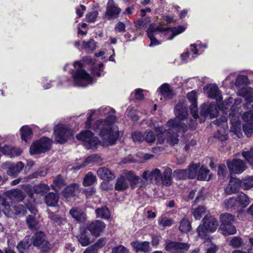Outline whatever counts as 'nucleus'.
<instances>
[{"mask_svg": "<svg viewBox=\"0 0 253 253\" xmlns=\"http://www.w3.org/2000/svg\"><path fill=\"white\" fill-rule=\"evenodd\" d=\"M97 113L101 116L106 117L104 120L97 121L93 126L94 130L99 132L101 142L89 130L82 131L76 136L79 140L84 142V145L87 149H96L100 143L104 146L113 145L119 135V128L114 124L116 120L115 110L110 107H102Z\"/></svg>", "mask_w": 253, "mask_h": 253, "instance_id": "obj_1", "label": "nucleus"}, {"mask_svg": "<svg viewBox=\"0 0 253 253\" xmlns=\"http://www.w3.org/2000/svg\"><path fill=\"white\" fill-rule=\"evenodd\" d=\"M187 108L181 103H177L174 108V113L176 117L169 120L167 126L169 128L164 130L162 127L156 126L155 131L157 133V137L158 142L163 143L167 138L172 144H175L178 142V132H185L187 130V126L181 122L185 120L187 116Z\"/></svg>", "mask_w": 253, "mask_h": 253, "instance_id": "obj_2", "label": "nucleus"}, {"mask_svg": "<svg viewBox=\"0 0 253 253\" xmlns=\"http://www.w3.org/2000/svg\"><path fill=\"white\" fill-rule=\"evenodd\" d=\"M239 94L246 100L243 107L248 111L243 115V119L246 122L243 125V130L250 137L253 133V89L249 87H243L239 90Z\"/></svg>", "mask_w": 253, "mask_h": 253, "instance_id": "obj_3", "label": "nucleus"}, {"mask_svg": "<svg viewBox=\"0 0 253 253\" xmlns=\"http://www.w3.org/2000/svg\"><path fill=\"white\" fill-rule=\"evenodd\" d=\"M185 30V28L181 26L165 29L162 27L155 28L154 26L151 25L147 30L148 37L151 41L149 45L152 46L160 44V42L157 41L155 37L156 35H159L160 37H165L166 40H171L176 36L184 32Z\"/></svg>", "mask_w": 253, "mask_h": 253, "instance_id": "obj_4", "label": "nucleus"}, {"mask_svg": "<svg viewBox=\"0 0 253 253\" xmlns=\"http://www.w3.org/2000/svg\"><path fill=\"white\" fill-rule=\"evenodd\" d=\"M242 102L241 97H238L234 99L232 97H229L225 100L221 106V110L226 115L229 112V117L233 125L237 126L238 124L239 117L241 114L240 110Z\"/></svg>", "mask_w": 253, "mask_h": 253, "instance_id": "obj_5", "label": "nucleus"}, {"mask_svg": "<svg viewBox=\"0 0 253 253\" xmlns=\"http://www.w3.org/2000/svg\"><path fill=\"white\" fill-rule=\"evenodd\" d=\"M140 180V177L132 171L124 170L117 180L115 190L119 191H125L128 188L129 184L132 189H134L137 187Z\"/></svg>", "mask_w": 253, "mask_h": 253, "instance_id": "obj_6", "label": "nucleus"}, {"mask_svg": "<svg viewBox=\"0 0 253 253\" xmlns=\"http://www.w3.org/2000/svg\"><path fill=\"white\" fill-rule=\"evenodd\" d=\"M24 198V195L23 192L17 189L8 191L4 193L3 197L0 196V204L4 208V209H2L4 214L7 216H10L12 211L9 203L11 202L12 205L13 203L20 202Z\"/></svg>", "mask_w": 253, "mask_h": 253, "instance_id": "obj_7", "label": "nucleus"}, {"mask_svg": "<svg viewBox=\"0 0 253 253\" xmlns=\"http://www.w3.org/2000/svg\"><path fill=\"white\" fill-rule=\"evenodd\" d=\"M74 66L76 69L72 76V84L74 86L86 87L94 83L92 77L82 68V64L80 62H75Z\"/></svg>", "mask_w": 253, "mask_h": 253, "instance_id": "obj_8", "label": "nucleus"}, {"mask_svg": "<svg viewBox=\"0 0 253 253\" xmlns=\"http://www.w3.org/2000/svg\"><path fill=\"white\" fill-rule=\"evenodd\" d=\"M221 224L220 229L224 235H233L236 233V229L233 225L234 216L229 213H224L220 216Z\"/></svg>", "mask_w": 253, "mask_h": 253, "instance_id": "obj_9", "label": "nucleus"}, {"mask_svg": "<svg viewBox=\"0 0 253 253\" xmlns=\"http://www.w3.org/2000/svg\"><path fill=\"white\" fill-rule=\"evenodd\" d=\"M217 226V221L214 217L206 215L204 219L203 224L199 225L197 230L199 236L204 238L207 236L206 231L213 232L216 230Z\"/></svg>", "mask_w": 253, "mask_h": 253, "instance_id": "obj_10", "label": "nucleus"}, {"mask_svg": "<svg viewBox=\"0 0 253 253\" xmlns=\"http://www.w3.org/2000/svg\"><path fill=\"white\" fill-rule=\"evenodd\" d=\"M54 133L55 140L60 144L65 143L73 135L72 130L63 125L56 126Z\"/></svg>", "mask_w": 253, "mask_h": 253, "instance_id": "obj_11", "label": "nucleus"}, {"mask_svg": "<svg viewBox=\"0 0 253 253\" xmlns=\"http://www.w3.org/2000/svg\"><path fill=\"white\" fill-rule=\"evenodd\" d=\"M51 140L47 137H42L35 141L30 146L31 154L44 153L50 148Z\"/></svg>", "mask_w": 253, "mask_h": 253, "instance_id": "obj_12", "label": "nucleus"}, {"mask_svg": "<svg viewBox=\"0 0 253 253\" xmlns=\"http://www.w3.org/2000/svg\"><path fill=\"white\" fill-rule=\"evenodd\" d=\"M32 239L34 246L38 247L42 252H46L50 249L51 245L46 239L43 232L40 231L36 233Z\"/></svg>", "mask_w": 253, "mask_h": 253, "instance_id": "obj_13", "label": "nucleus"}, {"mask_svg": "<svg viewBox=\"0 0 253 253\" xmlns=\"http://www.w3.org/2000/svg\"><path fill=\"white\" fill-rule=\"evenodd\" d=\"M187 97L189 101L191 103V112L194 119V121H191V123L189 124L190 128L193 130L195 128L196 125L195 122L198 118V115L197 114V97L196 92L195 90H193L191 92H189L187 94Z\"/></svg>", "mask_w": 253, "mask_h": 253, "instance_id": "obj_14", "label": "nucleus"}, {"mask_svg": "<svg viewBox=\"0 0 253 253\" xmlns=\"http://www.w3.org/2000/svg\"><path fill=\"white\" fill-rule=\"evenodd\" d=\"M189 245L187 243L167 241L165 249L171 253H183L188 251Z\"/></svg>", "mask_w": 253, "mask_h": 253, "instance_id": "obj_15", "label": "nucleus"}, {"mask_svg": "<svg viewBox=\"0 0 253 253\" xmlns=\"http://www.w3.org/2000/svg\"><path fill=\"white\" fill-rule=\"evenodd\" d=\"M226 121L227 117L224 116H222L220 120H216L213 122V124L218 126H221L215 135V137L221 141H225L227 139V132L228 131V129L226 125Z\"/></svg>", "mask_w": 253, "mask_h": 253, "instance_id": "obj_16", "label": "nucleus"}, {"mask_svg": "<svg viewBox=\"0 0 253 253\" xmlns=\"http://www.w3.org/2000/svg\"><path fill=\"white\" fill-rule=\"evenodd\" d=\"M3 169H7V173L11 176H16L23 169L24 164L19 162L16 164L10 162H5L2 164Z\"/></svg>", "mask_w": 253, "mask_h": 253, "instance_id": "obj_17", "label": "nucleus"}, {"mask_svg": "<svg viewBox=\"0 0 253 253\" xmlns=\"http://www.w3.org/2000/svg\"><path fill=\"white\" fill-rule=\"evenodd\" d=\"M218 112L217 105L213 104H204L200 108L201 115L205 118L209 117L213 118L216 117Z\"/></svg>", "mask_w": 253, "mask_h": 253, "instance_id": "obj_18", "label": "nucleus"}, {"mask_svg": "<svg viewBox=\"0 0 253 253\" xmlns=\"http://www.w3.org/2000/svg\"><path fill=\"white\" fill-rule=\"evenodd\" d=\"M121 11V8L113 0H108L105 17L108 20L117 18Z\"/></svg>", "mask_w": 253, "mask_h": 253, "instance_id": "obj_19", "label": "nucleus"}, {"mask_svg": "<svg viewBox=\"0 0 253 253\" xmlns=\"http://www.w3.org/2000/svg\"><path fill=\"white\" fill-rule=\"evenodd\" d=\"M227 165L230 171L235 174H241L246 169L245 163L240 159L227 161Z\"/></svg>", "mask_w": 253, "mask_h": 253, "instance_id": "obj_20", "label": "nucleus"}, {"mask_svg": "<svg viewBox=\"0 0 253 253\" xmlns=\"http://www.w3.org/2000/svg\"><path fill=\"white\" fill-rule=\"evenodd\" d=\"M141 176L146 182L158 183L161 181L162 173L159 169H155L152 171L148 170L144 171Z\"/></svg>", "mask_w": 253, "mask_h": 253, "instance_id": "obj_21", "label": "nucleus"}, {"mask_svg": "<svg viewBox=\"0 0 253 253\" xmlns=\"http://www.w3.org/2000/svg\"><path fill=\"white\" fill-rule=\"evenodd\" d=\"M105 227V224L99 220H96L87 225V229L95 236H99Z\"/></svg>", "mask_w": 253, "mask_h": 253, "instance_id": "obj_22", "label": "nucleus"}, {"mask_svg": "<svg viewBox=\"0 0 253 253\" xmlns=\"http://www.w3.org/2000/svg\"><path fill=\"white\" fill-rule=\"evenodd\" d=\"M241 187V181L235 177H231L228 185L225 188V192L228 195L235 193Z\"/></svg>", "mask_w": 253, "mask_h": 253, "instance_id": "obj_23", "label": "nucleus"}, {"mask_svg": "<svg viewBox=\"0 0 253 253\" xmlns=\"http://www.w3.org/2000/svg\"><path fill=\"white\" fill-rule=\"evenodd\" d=\"M160 93L161 97L166 99H171L174 96V93L172 88L168 84H163L160 87Z\"/></svg>", "mask_w": 253, "mask_h": 253, "instance_id": "obj_24", "label": "nucleus"}, {"mask_svg": "<svg viewBox=\"0 0 253 253\" xmlns=\"http://www.w3.org/2000/svg\"><path fill=\"white\" fill-rule=\"evenodd\" d=\"M208 91L207 94L209 97L214 98L217 102H220L222 98L218 87L214 84H211L208 86Z\"/></svg>", "mask_w": 253, "mask_h": 253, "instance_id": "obj_25", "label": "nucleus"}, {"mask_svg": "<svg viewBox=\"0 0 253 253\" xmlns=\"http://www.w3.org/2000/svg\"><path fill=\"white\" fill-rule=\"evenodd\" d=\"M131 245L136 252H147L149 251L150 243L149 242L134 241Z\"/></svg>", "mask_w": 253, "mask_h": 253, "instance_id": "obj_26", "label": "nucleus"}, {"mask_svg": "<svg viewBox=\"0 0 253 253\" xmlns=\"http://www.w3.org/2000/svg\"><path fill=\"white\" fill-rule=\"evenodd\" d=\"M69 213L73 218L78 221L84 222L86 219L85 213L80 209L73 208L70 210Z\"/></svg>", "mask_w": 253, "mask_h": 253, "instance_id": "obj_27", "label": "nucleus"}, {"mask_svg": "<svg viewBox=\"0 0 253 253\" xmlns=\"http://www.w3.org/2000/svg\"><path fill=\"white\" fill-rule=\"evenodd\" d=\"M236 199L239 209L246 208L250 203L249 196L243 192L239 193Z\"/></svg>", "mask_w": 253, "mask_h": 253, "instance_id": "obj_28", "label": "nucleus"}, {"mask_svg": "<svg viewBox=\"0 0 253 253\" xmlns=\"http://www.w3.org/2000/svg\"><path fill=\"white\" fill-rule=\"evenodd\" d=\"M97 173L100 178L105 180H111L115 178L114 174L108 168L105 167L99 168Z\"/></svg>", "mask_w": 253, "mask_h": 253, "instance_id": "obj_29", "label": "nucleus"}, {"mask_svg": "<svg viewBox=\"0 0 253 253\" xmlns=\"http://www.w3.org/2000/svg\"><path fill=\"white\" fill-rule=\"evenodd\" d=\"M79 191V186L77 183H73L67 186L63 192V195L66 198L74 196Z\"/></svg>", "mask_w": 253, "mask_h": 253, "instance_id": "obj_30", "label": "nucleus"}, {"mask_svg": "<svg viewBox=\"0 0 253 253\" xmlns=\"http://www.w3.org/2000/svg\"><path fill=\"white\" fill-rule=\"evenodd\" d=\"M44 199L47 206L55 207L58 203L59 197L56 194L50 192L45 196Z\"/></svg>", "mask_w": 253, "mask_h": 253, "instance_id": "obj_31", "label": "nucleus"}, {"mask_svg": "<svg viewBox=\"0 0 253 253\" xmlns=\"http://www.w3.org/2000/svg\"><path fill=\"white\" fill-rule=\"evenodd\" d=\"M66 185L65 181L60 174L56 176L53 180V184L51 185L52 189L58 191L60 188Z\"/></svg>", "mask_w": 253, "mask_h": 253, "instance_id": "obj_32", "label": "nucleus"}, {"mask_svg": "<svg viewBox=\"0 0 253 253\" xmlns=\"http://www.w3.org/2000/svg\"><path fill=\"white\" fill-rule=\"evenodd\" d=\"M172 170L170 168H166L164 172V175H162L161 181L163 185L169 186L172 183L171 178Z\"/></svg>", "mask_w": 253, "mask_h": 253, "instance_id": "obj_33", "label": "nucleus"}, {"mask_svg": "<svg viewBox=\"0 0 253 253\" xmlns=\"http://www.w3.org/2000/svg\"><path fill=\"white\" fill-rule=\"evenodd\" d=\"M78 240L83 247L88 245L90 243V238L87 235L85 229H81L80 234L77 236Z\"/></svg>", "mask_w": 253, "mask_h": 253, "instance_id": "obj_34", "label": "nucleus"}, {"mask_svg": "<svg viewBox=\"0 0 253 253\" xmlns=\"http://www.w3.org/2000/svg\"><path fill=\"white\" fill-rule=\"evenodd\" d=\"M225 207L226 209L233 210H239L237 204L236 197H233L226 199L224 202Z\"/></svg>", "mask_w": 253, "mask_h": 253, "instance_id": "obj_35", "label": "nucleus"}, {"mask_svg": "<svg viewBox=\"0 0 253 253\" xmlns=\"http://www.w3.org/2000/svg\"><path fill=\"white\" fill-rule=\"evenodd\" d=\"M210 171L204 166H202L198 172L197 179L200 180H209L211 179Z\"/></svg>", "mask_w": 253, "mask_h": 253, "instance_id": "obj_36", "label": "nucleus"}, {"mask_svg": "<svg viewBox=\"0 0 253 253\" xmlns=\"http://www.w3.org/2000/svg\"><path fill=\"white\" fill-rule=\"evenodd\" d=\"M201 167L200 163L190 165L187 169L188 178H194L196 176L197 177L199 169H200Z\"/></svg>", "mask_w": 253, "mask_h": 253, "instance_id": "obj_37", "label": "nucleus"}, {"mask_svg": "<svg viewBox=\"0 0 253 253\" xmlns=\"http://www.w3.org/2000/svg\"><path fill=\"white\" fill-rule=\"evenodd\" d=\"M102 159L100 156L97 154H94L88 157L84 161V164L82 167H85L86 164L90 163H96L98 165H100L102 163ZM81 167L77 168L79 169Z\"/></svg>", "mask_w": 253, "mask_h": 253, "instance_id": "obj_38", "label": "nucleus"}, {"mask_svg": "<svg viewBox=\"0 0 253 253\" xmlns=\"http://www.w3.org/2000/svg\"><path fill=\"white\" fill-rule=\"evenodd\" d=\"M21 137L23 140L27 141L31 139L32 135L31 129L27 126H22L20 129Z\"/></svg>", "mask_w": 253, "mask_h": 253, "instance_id": "obj_39", "label": "nucleus"}, {"mask_svg": "<svg viewBox=\"0 0 253 253\" xmlns=\"http://www.w3.org/2000/svg\"><path fill=\"white\" fill-rule=\"evenodd\" d=\"M96 216L98 218L108 219L110 216V213L108 209L106 207H103L101 208H98L95 210Z\"/></svg>", "mask_w": 253, "mask_h": 253, "instance_id": "obj_40", "label": "nucleus"}, {"mask_svg": "<svg viewBox=\"0 0 253 253\" xmlns=\"http://www.w3.org/2000/svg\"><path fill=\"white\" fill-rule=\"evenodd\" d=\"M96 181V177L91 172H88L84 176L83 180V185L84 186H89L93 184Z\"/></svg>", "mask_w": 253, "mask_h": 253, "instance_id": "obj_41", "label": "nucleus"}, {"mask_svg": "<svg viewBox=\"0 0 253 253\" xmlns=\"http://www.w3.org/2000/svg\"><path fill=\"white\" fill-rule=\"evenodd\" d=\"M174 221L170 218H168L165 216H161L158 219V224L160 226L165 228L172 225Z\"/></svg>", "mask_w": 253, "mask_h": 253, "instance_id": "obj_42", "label": "nucleus"}, {"mask_svg": "<svg viewBox=\"0 0 253 253\" xmlns=\"http://www.w3.org/2000/svg\"><path fill=\"white\" fill-rule=\"evenodd\" d=\"M83 48L87 52H92L96 49V43L93 39L83 42Z\"/></svg>", "mask_w": 253, "mask_h": 253, "instance_id": "obj_43", "label": "nucleus"}, {"mask_svg": "<svg viewBox=\"0 0 253 253\" xmlns=\"http://www.w3.org/2000/svg\"><path fill=\"white\" fill-rule=\"evenodd\" d=\"M253 187V176L245 178L241 181V188L244 190H249Z\"/></svg>", "mask_w": 253, "mask_h": 253, "instance_id": "obj_44", "label": "nucleus"}, {"mask_svg": "<svg viewBox=\"0 0 253 253\" xmlns=\"http://www.w3.org/2000/svg\"><path fill=\"white\" fill-rule=\"evenodd\" d=\"M203 246L206 248V253H215L217 251V246L213 244L210 240L205 241L203 243Z\"/></svg>", "mask_w": 253, "mask_h": 253, "instance_id": "obj_45", "label": "nucleus"}, {"mask_svg": "<svg viewBox=\"0 0 253 253\" xmlns=\"http://www.w3.org/2000/svg\"><path fill=\"white\" fill-rule=\"evenodd\" d=\"M190 229L191 224L188 219L184 218L180 220L179 229L181 232L187 233L190 231Z\"/></svg>", "mask_w": 253, "mask_h": 253, "instance_id": "obj_46", "label": "nucleus"}, {"mask_svg": "<svg viewBox=\"0 0 253 253\" xmlns=\"http://www.w3.org/2000/svg\"><path fill=\"white\" fill-rule=\"evenodd\" d=\"M206 213V209L203 206H199L194 209L193 211V215L196 220L200 219Z\"/></svg>", "mask_w": 253, "mask_h": 253, "instance_id": "obj_47", "label": "nucleus"}, {"mask_svg": "<svg viewBox=\"0 0 253 253\" xmlns=\"http://www.w3.org/2000/svg\"><path fill=\"white\" fill-rule=\"evenodd\" d=\"M10 208L11 209H13L15 211V214H25L26 211V208L22 204H17L16 205H10ZM12 212H11V214L13 212V210H12ZM11 215L10 216H11Z\"/></svg>", "mask_w": 253, "mask_h": 253, "instance_id": "obj_48", "label": "nucleus"}, {"mask_svg": "<svg viewBox=\"0 0 253 253\" xmlns=\"http://www.w3.org/2000/svg\"><path fill=\"white\" fill-rule=\"evenodd\" d=\"M27 224L31 229H37L39 228V223L33 216L29 215L27 217Z\"/></svg>", "mask_w": 253, "mask_h": 253, "instance_id": "obj_49", "label": "nucleus"}, {"mask_svg": "<svg viewBox=\"0 0 253 253\" xmlns=\"http://www.w3.org/2000/svg\"><path fill=\"white\" fill-rule=\"evenodd\" d=\"M34 190L37 193L43 194L49 190V187L45 184H40L34 187Z\"/></svg>", "mask_w": 253, "mask_h": 253, "instance_id": "obj_50", "label": "nucleus"}, {"mask_svg": "<svg viewBox=\"0 0 253 253\" xmlns=\"http://www.w3.org/2000/svg\"><path fill=\"white\" fill-rule=\"evenodd\" d=\"M229 245L233 248H238L243 245V242L240 237H234L230 240Z\"/></svg>", "mask_w": 253, "mask_h": 253, "instance_id": "obj_51", "label": "nucleus"}, {"mask_svg": "<svg viewBox=\"0 0 253 253\" xmlns=\"http://www.w3.org/2000/svg\"><path fill=\"white\" fill-rule=\"evenodd\" d=\"M155 140L156 135L152 131L147 130L144 132V141L148 143H154Z\"/></svg>", "mask_w": 253, "mask_h": 253, "instance_id": "obj_52", "label": "nucleus"}, {"mask_svg": "<svg viewBox=\"0 0 253 253\" xmlns=\"http://www.w3.org/2000/svg\"><path fill=\"white\" fill-rule=\"evenodd\" d=\"M242 155L249 164L253 166V149H251L250 151L243 152Z\"/></svg>", "mask_w": 253, "mask_h": 253, "instance_id": "obj_53", "label": "nucleus"}, {"mask_svg": "<svg viewBox=\"0 0 253 253\" xmlns=\"http://www.w3.org/2000/svg\"><path fill=\"white\" fill-rule=\"evenodd\" d=\"M131 137L134 142H141L144 141V133L140 131H135L131 134Z\"/></svg>", "mask_w": 253, "mask_h": 253, "instance_id": "obj_54", "label": "nucleus"}, {"mask_svg": "<svg viewBox=\"0 0 253 253\" xmlns=\"http://www.w3.org/2000/svg\"><path fill=\"white\" fill-rule=\"evenodd\" d=\"M174 175L179 179H184L188 177L187 169H179L174 171Z\"/></svg>", "mask_w": 253, "mask_h": 253, "instance_id": "obj_55", "label": "nucleus"}, {"mask_svg": "<svg viewBox=\"0 0 253 253\" xmlns=\"http://www.w3.org/2000/svg\"><path fill=\"white\" fill-rule=\"evenodd\" d=\"M112 253H129V252L125 246L120 245L113 248Z\"/></svg>", "mask_w": 253, "mask_h": 253, "instance_id": "obj_56", "label": "nucleus"}, {"mask_svg": "<svg viewBox=\"0 0 253 253\" xmlns=\"http://www.w3.org/2000/svg\"><path fill=\"white\" fill-rule=\"evenodd\" d=\"M98 16V12L94 11L92 12L88 13L86 15V21L89 23L94 22Z\"/></svg>", "mask_w": 253, "mask_h": 253, "instance_id": "obj_57", "label": "nucleus"}, {"mask_svg": "<svg viewBox=\"0 0 253 253\" xmlns=\"http://www.w3.org/2000/svg\"><path fill=\"white\" fill-rule=\"evenodd\" d=\"M247 80L248 79L246 76H239L236 78L235 84L238 87H240L241 84L246 83Z\"/></svg>", "mask_w": 253, "mask_h": 253, "instance_id": "obj_58", "label": "nucleus"}, {"mask_svg": "<svg viewBox=\"0 0 253 253\" xmlns=\"http://www.w3.org/2000/svg\"><path fill=\"white\" fill-rule=\"evenodd\" d=\"M125 29L126 25L122 22H118L115 27V31L118 32H124L125 31Z\"/></svg>", "mask_w": 253, "mask_h": 253, "instance_id": "obj_59", "label": "nucleus"}, {"mask_svg": "<svg viewBox=\"0 0 253 253\" xmlns=\"http://www.w3.org/2000/svg\"><path fill=\"white\" fill-rule=\"evenodd\" d=\"M12 149L13 147L11 146L5 145L1 148V151L4 155L10 157L11 155Z\"/></svg>", "mask_w": 253, "mask_h": 253, "instance_id": "obj_60", "label": "nucleus"}, {"mask_svg": "<svg viewBox=\"0 0 253 253\" xmlns=\"http://www.w3.org/2000/svg\"><path fill=\"white\" fill-rule=\"evenodd\" d=\"M106 240L105 238H102L99 239L96 243L92 246L95 247V249H97L102 247L106 243Z\"/></svg>", "mask_w": 253, "mask_h": 253, "instance_id": "obj_61", "label": "nucleus"}, {"mask_svg": "<svg viewBox=\"0 0 253 253\" xmlns=\"http://www.w3.org/2000/svg\"><path fill=\"white\" fill-rule=\"evenodd\" d=\"M47 173V171L46 169H40L38 171L34 173L33 174L32 177H37L38 176H44Z\"/></svg>", "mask_w": 253, "mask_h": 253, "instance_id": "obj_62", "label": "nucleus"}, {"mask_svg": "<svg viewBox=\"0 0 253 253\" xmlns=\"http://www.w3.org/2000/svg\"><path fill=\"white\" fill-rule=\"evenodd\" d=\"M96 111H91L89 115L87 120L85 123V126L86 128H89L90 127V124L92 120V117L95 114Z\"/></svg>", "mask_w": 253, "mask_h": 253, "instance_id": "obj_63", "label": "nucleus"}, {"mask_svg": "<svg viewBox=\"0 0 253 253\" xmlns=\"http://www.w3.org/2000/svg\"><path fill=\"white\" fill-rule=\"evenodd\" d=\"M22 152V150L19 148H14L13 147L12 151L11 152V155H10V157H13L15 156H18L21 155Z\"/></svg>", "mask_w": 253, "mask_h": 253, "instance_id": "obj_64", "label": "nucleus"}]
</instances>
